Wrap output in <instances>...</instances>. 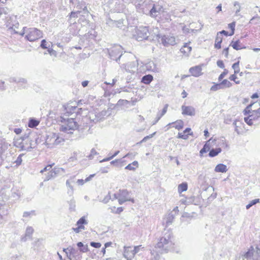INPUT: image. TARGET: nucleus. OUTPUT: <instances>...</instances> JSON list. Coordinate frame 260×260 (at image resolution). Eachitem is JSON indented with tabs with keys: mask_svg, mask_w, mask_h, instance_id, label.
<instances>
[{
	"mask_svg": "<svg viewBox=\"0 0 260 260\" xmlns=\"http://www.w3.org/2000/svg\"><path fill=\"white\" fill-rule=\"evenodd\" d=\"M172 239V232L165 229L155 246L156 252L160 253L168 252L173 247Z\"/></svg>",
	"mask_w": 260,
	"mask_h": 260,
	"instance_id": "f257e3e1",
	"label": "nucleus"
},
{
	"mask_svg": "<svg viewBox=\"0 0 260 260\" xmlns=\"http://www.w3.org/2000/svg\"><path fill=\"white\" fill-rule=\"evenodd\" d=\"M122 48L120 45H115L108 49L109 56L111 59L118 62L121 58L126 61L127 60H134L136 59L135 56L130 53L123 54L122 53Z\"/></svg>",
	"mask_w": 260,
	"mask_h": 260,
	"instance_id": "f03ea898",
	"label": "nucleus"
},
{
	"mask_svg": "<svg viewBox=\"0 0 260 260\" xmlns=\"http://www.w3.org/2000/svg\"><path fill=\"white\" fill-rule=\"evenodd\" d=\"M60 121L62 124L60 126V131L68 134H72L73 132L77 129L79 126L74 117L68 118L60 117Z\"/></svg>",
	"mask_w": 260,
	"mask_h": 260,
	"instance_id": "7ed1b4c3",
	"label": "nucleus"
},
{
	"mask_svg": "<svg viewBox=\"0 0 260 260\" xmlns=\"http://www.w3.org/2000/svg\"><path fill=\"white\" fill-rule=\"evenodd\" d=\"M64 142V139L59 134L52 133L46 136L45 144L48 148H52L63 144Z\"/></svg>",
	"mask_w": 260,
	"mask_h": 260,
	"instance_id": "20e7f679",
	"label": "nucleus"
},
{
	"mask_svg": "<svg viewBox=\"0 0 260 260\" xmlns=\"http://www.w3.org/2000/svg\"><path fill=\"white\" fill-rule=\"evenodd\" d=\"M27 35L25 38L30 42L35 41L43 37V32L36 28H28L26 29Z\"/></svg>",
	"mask_w": 260,
	"mask_h": 260,
	"instance_id": "39448f33",
	"label": "nucleus"
},
{
	"mask_svg": "<svg viewBox=\"0 0 260 260\" xmlns=\"http://www.w3.org/2000/svg\"><path fill=\"white\" fill-rule=\"evenodd\" d=\"M34 134L29 133L28 135H25L23 137V141H24L25 145L23 144L21 146L22 150H25L27 151H30L31 149L35 148L37 144V139L35 141L32 140V137Z\"/></svg>",
	"mask_w": 260,
	"mask_h": 260,
	"instance_id": "423d86ee",
	"label": "nucleus"
},
{
	"mask_svg": "<svg viewBox=\"0 0 260 260\" xmlns=\"http://www.w3.org/2000/svg\"><path fill=\"white\" fill-rule=\"evenodd\" d=\"M150 33L148 27L147 26H140L136 30V34L134 35L135 39L138 41L146 40Z\"/></svg>",
	"mask_w": 260,
	"mask_h": 260,
	"instance_id": "0eeeda50",
	"label": "nucleus"
},
{
	"mask_svg": "<svg viewBox=\"0 0 260 260\" xmlns=\"http://www.w3.org/2000/svg\"><path fill=\"white\" fill-rule=\"evenodd\" d=\"M19 23L16 19V16H11L7 18L6 22V27L11 31V33L15 34H18L16 29L18 28Z\"/></svg>",
	"mask_w": 260,
	"mask_h": 260,
	"instance_id": "6e6552de",
	"label": "nucleus"
},
{
	"mask_svg": "<svg viewBox=\"0 0 260 260\" xmlns=\"http://www.w3.org/2000/svg\"><path fill=\"white\" fill-rule=\"evenodd\" d=\"M251 106L250 105L246 107L244 110V114L245 115L251 113L249 115L250 117L252 119V121L254 123L256 124V121H260V108L257 110H253L252 112L250 111V108Z\"/></svg>",
	"mask_w": 260,
	"mask_h": 260,
	"instance_id": "1a4fd4ad",
	"label": "nucleus"
},
{
	"mask_svg": "<svg viewBox=\"0 0 260 260\" xmlns=\"http://www.w3.org/2000/svg\"><path fill=\"white\" fill-rule=\"evenodd\" d=\"M138 65V60H133L126 63H123L121 66V68L125 70V72L130 73H134L137 70Z\"/></svg>",
	"mask_w": 260,
	"mask_h": 260,
	"instance_id": "9d476101",
	"label": "nucleus"
},
{
	"mask_svg": "<svg viewBox=\"0 0 260 260\" xmlns=\"http://www.w3.org/2000/svg\"><path fill=\"white\" fill-rule=\"evenodd\" d=\"M126 22V21L123 19H119V20L117 21L109 19L107 21V23L112 27L115 26L123 30H125L127 28V27L125 25Z\"/></svg>",
	"mask_w": 260,
	"mask_h": 260,
	"instance_id": "9b49d317",
	"label": "nucleus"
},
{
	"mask_svg": "<svg viewBox=\"0 0 260 260\" xmlns=\"http://www.w3.org/2000/svg\"><path fill=\"white\" fill-rule=\"evenodd\" d=\"M69 251L68 258L70 260H81L82 256L81 251L72 246L69 247Z\"/></svg>",
	"mask_w": 260,
	"mask_h": 260,
	"instance_id": "f8f14e48",
	"label": "nucleus"
},
{
	"mask_svg": "<svg viewBox=\"0 0 260 260\" xmlns=\"http://www.w3.org/2000/svg\"><path fill=\"white\" fill-rule=\"evenodd\" d=\"M118 194V203L120 205L123 204L124 202L126 201H131L132 202L134 203V200L133 199L128 198L129 193L127 190H119Z\"/></svg>",
	"mask_w": 260,
	"mask_h": 260,
	"instance_id": "ddd939ff",
	"label": "nucleus"
},
{
	"mask_svg": "<svg viewBox=\"0 0 260 260\" xmlns=\"http://www.w3.org/2000/svg\"><path fill=\"white\" fill-rule=\"evenodd\" d=\"M63 108V113L62 116L60 117H68L70 115H73L75 113V111L77 109V106H72L70 104H68L62 106Z\"/></svg>",
	"mask_w": 260,
	"mask_h": 260,
	"instance_id": "4468645a",
	"label": "nucleus"
},
{
	"mask_svg": "<svg viewBox=\"0 0 260 260\" xmlns=\"http://www.w3.org/2000/svg\"><path fill=\"white\" fill-rule=\"evenodd\" d=\"M88 224V221L86 219L85 216H82L81 217L77 222L76 224L78 225L77 228H73V230L76 233H80L82 230H85V227L84 225H86Z\"/></svg>",
	"mask_w": 260,
	"mask_h": 260,
	"instance_id": "2eb2a0df",
	"label": "nucleus"
},
{
	"mask_svg": "<svg viewBox=\"0 0 260 260\" xmlns=\"http://www.w3.org/2000/svg\"><path fill=\"white\" fill-rule=\"evenodd\" d=\"M254 248L251 247L248 251L239 256L238 260H255L256 254H254Z\"/></svg>",
	"mask_w": 260,
	"mask_h": 260,
	"instance_id": "dca6fc26",
	"label": "nucleus"
},
{
	"mask_svg": "<svg viewBox=\"0 0 260 260\" xmlns=\"http://www.w3.org/2000/svg\"><path fill=\"white\" fill-rule=\"evenodd\" d=\"M161 41L164 46L174 45L176 44L174 37L164 35L161 39Z\"/></svg>",
	"mask_w": 260,
	"mask_h": 260,
	"instance_id": "f3484780",
	"label": "nucleus"
},
{
	"mask_svg": "<svg viewBox=\"0 0 260 260\" xmlns=\"http://www.w3.org/2000/svg\"><path fill=\"white\" fill-rule=\"evenodd\" d=\"M182 114L184 115H189L191 116L196 115V110L194 107L190 106L183 105L181 107Z\"/></svg>",
	"mask_w": 260,
	"mask_h": 260,
	"instance_id": "a211bd4d",
	"label": "nucleus"
},
{
	"mask_svg": "<svg viewBox=\"0 0 260 260\" xmlns=\"http://www.w3.org/2000/svg\"><path fill=\"white\" fill-rule=\"evenodd\" d=\"M34 232V229L31 226H27L25 230V234L21 236L20 241L21 242H26L27 240L32 239V235Z\"/></svg>",
	"mask_w": 260,
	"mask_h": 260,
	"instance_id": "6ab92c4d",
	"label": "nucleus"
},
{
	"mask_svg": "<svg viewBox=\"0 0 260 260\" xmlns=\"http://www.w3.org/2000/svg\"><path fill=\"white\" fill-rule=\"evenodd\" d=\"M9 81L10 82L17 83L23 88L26 87L27 85V80L23 78L11 77L9 79Z\"/></svg>",
	"mask_w": 260,
	"mask_h": 260,
	"instance_id": "aec40b11",
	"label": "nucleus"
},
{
	"mask_svg": "<svg viewBox=\"0 0 260 260\" xmlns=\"http://www.w3.org/2000/svg\"><path fill=\"white\" fill-rule=\"evenodd\" d=\"M135 255L133 251L132 248L131 246H124L123 251V256L127 259V260H131Z\"/></svg>",
	"mask_w": 260,
	"mask_h": 260,
	"instance_id": "412c9836",
	"label": "nucleus"
},
{
	"mask_svg": "<svg viewBox=\"0 0 260 260\" xmlns=\"http://www.w3.org/2000/svg\"><path fill=\"white\" fill-rule=\"evenodd\" d=\"M202 65L197 66L191 67L189 69V72L194 77H199L202 74Z\"/></svg>",
	"mask_w": 260,
	"mask_h": 260,
	"instance_id": "4be33fe9",
	"label": "nucleus"
},
{
	"mask_svg": "<svg viewBox=\"0 0 260 260\" xmlns=\"http://www.w3.org/2000/svg\"><path fill=\"white\" fill-rule=\"evenodd\" d=\"M75 183V177H71L69 179H68L66 181V185L69 188L68 190V193L70 196H72L74 192V188L73 184Z\"/></svg>",
	"mask_w": 260,
	"mask_h": 260,
	"instance_id": "5701e85b",
	"label": "nucleus"
},
{
	"mask_svg": "<svg viewBox=\"0 0 260 260\" xmlns=\"http://www.w3.org/2000/svg\"><path fill=\"white\" fill-rule=\"evenodd\" d=\"M215 139H213V138H211L208 141H207L206 143L204 144L203 147L201 149L200 151V155L201 156L203 155V154L207 151H208L210 149V143L211 141L215 142Z\"/></svg>",
	"mask_w": 260,
	"mask_h": 260,
	"instance_id": "b1692460",
	"label": "nucleus"
},
{
	"mask_svg": "<svg viewBox=\"0 0 260 260\" xmlns=\"http://www.w3.org/2000/svg\"><path fill=\"white\" fill-rule=\"evenodd\" d=\"M151 1L150 0H145V2L143 3L142 5V6H143L144 5H147V4H149V8H151L149 13L151 16H155L156 13L158 12L157 10H156L154 5H152L150 4Z\"/></svg>",
	"mask_w": 260,
	"mask_h": 260,
	"instance_id": "393cba45",
	"label": "nucleus"
},
{
	"mask_svg": "<svg viewBox=\"0 0 260 260\" xmlns=\"http://www.w3.org/2000/svg\"><path fill=\"white\" fill-rule=\"evenodd\" d=\"M243 123L240 120H235L233 122V125L235 126V131L238 134H240L242 132L241 126Z\"/></svg>",
	"mask_w": 260,
	"mask_h": 260,
	"instance_id": "a878e982",
	"label": "nucleus"
},
{
	"mask_svg": "<svg viewBox=\"0 0 260 260\" xmlns=\"http://www.w3.org/2000/svg\"><path fill=\"white\" fill-rule=\"evenodd\" d=\"M215 172L225 173L228 171L227 166L223 164H218L215 168Z\"/></svg>",
	"mask_w": 260,
	"mask_h": 260,
	"instance_id": "bb28decb",
	"label": "nucleus"
},
{
	"mask_svg": "<svg viewBox=\"0 0 260 260\" xmlns=\"http://www.w3.org/2000/svg\"><path fill=\"white\" fill-rule=\"evenodd\" d=\"M172 124H175L174 127L178 130L182 129L184 125V122L182 120H178L174 122L169 123L167 126H170Z\"/></svg>",
	"mask_w": 260,
	"mask_h": 260,
	"instance_id": "cd10ccee",
	"label": "nucleus"
},
{
	"mask_svg": "<svg viewBox=\"0 0 260 260\" xmlns=\"http://www.w3.org/2000/svg\"><path fill=\"white\" fill-rule=\"evenodd\" d=\"M175 216V214H174L173 212H171L168 214L166 221V226L172 223Z\"/></svg>",
	"mask_w": 260,
	"mask_h": 260,
	"instance_id": "c85d7f7f",
	"label": "nucleus"
},
{
	"mask_svg": "<svg viewBox=\"0 0 260 260\" xmlns=\"http://www.w3.org/2000/svg\"><path fill=\"white\" fill-rule=\"evenodd\" d=\"M221 152V149L220 148H212L209 151V156L211 157H213L217 156Z\"/></svg>",
	"mask_w": 260,
	"mask_h": 260,
	"instance_id": "c756f323",
	"label": "nucleus"
},
{
	"mask_svg": "<svg viewBox=\"0 0 260 260\" xmlns=\"http://www.w3.org/2000/svg\"><path fill=\"white\" fill-rule=\"evenodd\" d=\"M153 80V76L151 75H147L144 76L141 79V82L144 84H148Z\"/></svg>",
	"mask_w": 260,
	"mask_h": 260,
	"instance_id": "7c9ffc66",
	"label": "nucleus"
},
{
	"mask_svg": "<svg viewBox=\"0 0 260 260\" xmlns=\"http://www.w3.org/2000/svg\"><path fill=\"white\" fill-rule=\"evenodd\" d=\"M191 50V47L189 46L188 43H185L180 49V51L184 54L188 55Z\"/></svg>",
	"mask_w": 260,
	"mask_h": 260,
	"instance_id": "2f4dec72",
	"label": "nucleus"
},
{
	"mask_svg": "<svg viewBox=\"0 0 260 260\" xmlns=\"http://www.w3.org/2000/svg\"><path fill=\"white\" fill-rule=\"evenodd\" d=\"M56 177V175L51 169L49 171L47 174H45V178L44 179V181H47L51 179L54 178Z\"/></svg>",
	"mask_w": 260,
	"mask_h": 260,
	"instance_id": "473e14b6",
	"label": "nucleus"
},
{
	"mask_svg": "<svg viewBox=\"0 0 260 260\" xmlns=\"http://www.w3.org/2000/svg\"><path fill=\"white\" fill-rule=\"evenodd\" d=\"M77 245L79 248V251L81 252H86L88 251L87 245H84L81 242L77 243Z\"/></svg>",
	"mask_w": 260,
	"mask_h": 260,
	"instance_id": "72a5a7b5",
	"label": "nucleus"
},
{
	"mask_svg": "<svg viewBox=\"0 0 260 260\" xmlns=\"http://www.w3.org/2000/svg\"><path fill=\"white\" fill-rule=\"evenodd\" d=\"M222 38L220 36H216L215 39V43L214 47L216 49H220L221 48V43L222 42Z\"/></svg>",
	"mask_w": 260,
	"mask_h": 260,
	"instance_id": "f704fd0d",
	"label": "nucleus"
},
{
	"mask_svg": "<svg viewBox=\"0 0 260 260\" xmlns=\"http://www.w3.org/2000/svg\"><path fill=\"white\" fill-rule=\"evenodd\" d=\"M36 215V211L31 210L30 211H25L23 214V218H30Z\"/></svg>",
	"mask_w": 260,
	"mask_h": 260,
	"instance_id": "c9c22d12",
	"label": "nucleus"
},
{
	"mask_svg": "<svg viewBox=\"0 0 260 260\" xmlns=\"http://www.w3.org/2000/svg\"><path fill=\"white\" fill-rule=\"evenodd\" d=\"M188 188L187 184L186 182L182 183L178 185V190L179 193L187 190Z\"/></svg>",
	"mask_w": 260,
	"mask_h": 260,
	"instance_id": "e433bc0d",
	"label": "nucleus"
},
{
	"mask_svg": "<svg viewBox=\"0 0 260 260\" xmlns=\"http://www.w3.org/2000/svg\"><path fill=\"white\" fill-rule=\"evenodd\" d=\"M39 124V121L31 118L29 120L28 126L31 128H34L38 126Z\"/></svg>",
	"mask_w": 260,
	"mask_h": 260,
	"instance_id": "4c0bfd02",
	"label": "nucleus"
},
{
	"mask_svg": "<svg viewBox=\"0 0 260 260\" xmlns=\"http://www.w3.org/2000/svg\"><path fill=\"white\" fill-rule=\"evenodd\" d=\"M119 3V5H121V6H119V8H123V7L124 6L125 4H128L133 2V0H116Z\"/></svg>",
	"mask_w": 260,
	"mask_h": 260,
	"instance_id": "58836bf2",
	"label": "nucleus"
},
{
	"mask_svg": "<svg viewBox=\"0 0 260 260\" xmlns=\"http://www.w3.org/2000/svg\"><path fill=\"white\" fill-rule=\"evenodd\" d=\"M260 200L259 199H255L251 201L246 206V209H249L252 206L259 202Z\"/></svg>",
	"mask_w": 260,
	"mask_h": 260,
	"instance_id": "ea45409f",
	"label": "nucleus"
},
{
	"mask_svg": "<svg viewBox=\"0 0 260 260\" xmlns=\"http://www.w3.org/2000/svg\"><path fill=\"white\" fill-rule=\"evenodd\" d=\"M220 84L222 85L223 89L226 87H230L232 85V84L226 79L223 80Z\"/></svg>",
	"mask_w": 260,
	"mask_h": 260,
	"instance_id": "a19ab883",
	"label": "nucleus"
},
{
	"mask_svg": "<svg viewBox=\"0 0 260 260\" xmlns=\"http://www.w3.org/2000/svg\"><path fill=\"white\" fill-rule=\"evenodd\" d=\"M192 135V133H189V134H184L183 132L182 133H179L178 135V136H177V138H179V139H184V140H187L188 138V135Z\"/></svg>",
	"mask_w": 260,
	"mask_h": 260,
	"instance_id": "79ce46f5",
	"label": "nucleus"
},
{
	"mask_svg": "<svg viewBox=\"0 0 260 260\" xmlns=\"http://www.w3.org/2000/svg\"><path fill=\"white\" fill-rule=\"evenodd\" d=\"M223 89L222 85L220 83H216L213 85L210 88L211 91H215L219 89Z\"/></svg>",
	"mask_w": 260,
	"mask_h": 260,
	"instance_id": "37998d69",
	"label": "nucleus"
},
{
	"mask_svg": "<svg viewBox=\"0 0 260 260\" xmlns=\"http://www.w3.org/2000/svg\"><path fill=\"white\" fill-rule=\"evenodd\" d=\"M8 146L6 144H0V156H2V154L6 151L8 149Z\"/></svg>",
	"mask_w": 260,
	"mask_h": 260,
	"instance_id": "c03bdc74",
	"label": "nucleus"
},
{
	"mask_svg": "<svg viewBox=\"0 0 260 260\" xmlns=\"http://www.w3.org/2000/svg\"><path fill=\"white\" fill-rule=\"evenodd\" d=\"M156 134V132H154L153 134L145 137L140 142H138L137 145L140 144L143 142H146L147 140L152 138Z\"/></svg>",
	"mask_w": 260,
	"mask_h": 260,
	"instance_id": "a18cd8bd",
	"label": "nucleus"
},
{
	"mask_svg": "<svg viewBox=\"0 0 260 260\" xmlns=\"http://www.w3.org/2000/svg\"><path fill=\"white\" fill-rule=\"evenodd\" d=\"M232 68L234 70V73L237 74L239 72V61H237L234 63L232 66Z\"/></svg>",
	"mask_w": 260,
	"mask_h": 260,
	"instance_id": "49530a36",
	"label": "nucleus"
},
{
	"mask_svg": "<svg viewBox=\"0 0 260 260\" xmlns=\"http://www.w3.org/2000/svg\"><path fill=\"white\" fill-rule=\"evenodd\" d=\"M234 6L235 7V8L236 9V12H235L236 14L237 15H239V13L240 12V11L241 10L240 5L239 2H235L234 3Z\"/></svg>",
	"mask_w": 260,
	"mask_h": 260,
	"instance_id": "de8ad7c7",
	"label": "nucleus"
},
{
	"mask_svg": "<svg viewBox=\"0 0 260 260\" xmlns=\"http://www.w3.org/2000/svg\"><path fill=\"white\" fill-rule=\"evenodd\" d=\"M146 68L147 70L153 71L155 68L154 63L153 62H150L146 64Z\"/></svg>",
	"mask_w": 260,
	"mask_h": 260,
	"instance_id": "09e8293b",
	"label": "nucleus"
},
{
	"mask_svg": "<svg viewBox=\"0 0 260 260\" xmlns=\"http://www.w3.org/2000/svg\"><path fill=\"white\" fill-rule=\"evenodd\" d=\"M233 43V44L232 45V46L233 47V48L236 50H240V49H241V48L240 47V45H239V41L238 40V41H236V42H232Z\"/></svg>",
	"mask_w": 260,
	"mask_h": 260,
	"instance_id": "8fccbe9b",
	"label": "nucleus"
},
{
	"mask_svg": "<svg viewBox=\"0 0 260 260\" xmlns=\"http://www.w3.org/2000/svg\"><path fill=\"white\" fill-rule=\"evenodd\" d=\"M168 107V104H166L162 111L161 112H159L157 113L158 115H159L160 117L164 116L167 111Z\"/></svg>",
	"mask_w": 260,
	"mask_h": 260,
	"instance_id": "3c124183",
	"label": "nucleus"
},
{
	"mask_svg": "<svg viewBox=\"0 0 260 260\" xmlns=\"http://www.w3.org/2000/svg\"><path fill=\"white\" fill-rule=\"evenodd\" d=\"M244 121L249 125L256 124V123H254L252 121V119L250 117L249 115L247 117H244Z\"/></svg>",
	"mask_w": 260,
	"mask_h": 260,
	"instance_id": "603ef678",
	"label": "nucleus"
},
{
	"mask_svg": "<svg viewBox=\"0 0 260 260\" xmlns=\"http://www.w3.org/2000/svg\"><path fill=\"white\" fill-rule=\"evenodd\" d=\"M235 25L236 24L235 22H232L229 24V27L232 30V32L229 36H232L234 34Z\"/></svg>",
	"mask_w": 260,
	"mask_h": 260,
	"instance_id": "864d4df0",
	"label": "nucleus"
},
{
	"mask_svg": "<svg viewBox=\"0 0 260 260\" xmlns=\"http://www.w3.org/2000/svg\"><path fill=\"white\" fill-rule=\"evenodd\" d=\"M236 74H233L232 75H231V76L230 77L229 79L231 80V81H234L236 84H239L240 83V81L239 80L237 81L236 80V79L237 78V76L236 75Z\"/></svg>",
	"mask_w": 260,
	"mask_h": 260,
	"instance_id": "5fc2aeb1",
	"label": "nucleus"
},
{
	"mask_svg": "<svg viewBox=\"0 0 260 260\" xmlns=\"http://www.w3.org/2000/svg\"><path fill=\"white\" fill-rule=\"evenodd\" d=\"M23 155V154H20L17 158L16 160H15V163L17 165H20L22 162V156Z\"/></svg>",
	"mask_w": 260,
	"mask_h": 260,
	"instance_id": "6e6d98bb",
	"label": "nucleus"
},
{
	"mask_svg": "<svg viewBox=\"0 0 260 260\" xmlns=\"http://www.w3.org/2000/svg\"><path fill=\"white\" fill-rule=\"evenodd\" d=\"M228 71L226 69H224V71L219 75L218 77V80L221 81L228 74Z\"/></svg>",
	"mask_w": 260,
	"mask_h": 260,
	"instance_id": "4d7b16f0",
	"label": "nucleus"
},
{
	"mask_svg": "<svg viewBox=\"0 0 260 260\" xmlns=\"http://www.w3.org/2000/svg\"><path fill=\"white\" fill-rule=\"evenodd\" d=\"M52 165H49L45 167L43 170L40 171V173H43L44 172L49 171L52 169Z\"/></svg>",
	"mask_w": 260,
	"mask_h": 260,
	"instance_id": "13d9d810",
	"label": "nucleus"
},
{
	"mask_svg": "<svg viewBox=\"0 0 260 260\" xmlns=\"http://www.w3.org/2000/svg\"><path fill=\"white\" fill-rule=\"evenodd\" d=\"M90 245L94 248H100L101 246V244L99 242H91L90 243Z\"/></svg>",
	"mask_w": 260,
	"mask_h": 260,
	"instance_id": "bf43d9fd",
	"label": "nucleus"
},
{
	"mask_svg": "<svg viewBox=\"0 0 260 260\" xmlns=\"http://www.w3.org/2000/svg\"><path fill=\"white\" fill-rule=\"evenodd\" d=\"M47 43L45 40L44 39V40H42L41 45H40L41 47L43 49L48 48V47L49 46H47Z\"/></svg>",
	"mask_w": 260,
	"mask_h": 260,
	"instance_id": "052dcab7",
	"label": "nucleus"
},
{
	"mask_svg": "<svg viewBox=\"0 0 260 260\" xmlns=\"http://www.w3.org/2000/svg\"><path fill=\"white\" fill-rule=\"evenodd\" d=\"M80 13V12L79 11H76V12H72L70 13V18H77L78 17V14H79Z\"/></svg>",
	"mask_w": 260,
	"mask_h": 260,
	"instance_id": "680f3d73",
	"label": "nucleus"
},
{
	"mask_svg": "<svg viewBox=\"0 0 260 260\" xmlns=\"http://www.w3.org/2000/svg\"><path fill=\"white\" fill-rule=\"evenodd\" d=\"M205 176L203 174L200 175L198 177L199 183L201 182V183L203 184L205 181Z\"/></svg>",
	"mask_w": 260,
	"mask_h": 260,
	"instance_id": "e2e57ef3",
	"label": "nucleus"
},
{
	"mask_svg": "<svg viewBox=\"0 0 260 260\" xmlns=\"http://www.w3.org/2000/svg\"><path fill=\"white\" fill-rule=\"evenodd\" d=\"M8 13V9L7 8H0V16L4 14H7Z\"/></svg>",
	"mask_w": 260,
	"mask_h": 260,
	"instance_id": "0e129e2a",
	"label": "nucleus"
},
{
	"mask_svg": "<svg viewBox=\"0 0 260 260\" xmlns=\"http://www.w3.org/2000/svg\"><path fill=\"white\" fill-rule=\"evenodd\" d=\"M217 65L218 67L221 69H223L224 68V64L222 60H218L217 61Z\"/></svg>",
	"mask_w": 260,
	"mask_h": 260,
	"instance_id": "69168bd1",
	"label": "nucleus"
},
{
	"mask_svg": "<svg viewBox=\"0 0 260 260\" xmlns=\"http://www.w3.org/2000/svg\"><path fill=\"white\" fill-rule=\"evenodd\" d=\"M109 169V167L108 166L106 167H103L100 169V171L101 173H107L108 172V169Z\"/></svg>",
	"mask_w": 260,
	"mask_h": 260,
	"instance_id": "338daca9",
	"label": "nucleus"
},
{
	"mask_svg": "<svg viewBox=\"0 0 260 260\" xmlns=\"http://www.w3.org/2000/svg\"><path fill=\"white\" fill-rule=\"evenodd\" d=\"M61 169H62V168H54L52 170L57 176V175L61 173Z\"/></svg>",
	"mask_w": 260,
	"mask_h": 260,
	"instance_id": "774afa93",
	"label": "nucleus"
}]
</instances>
